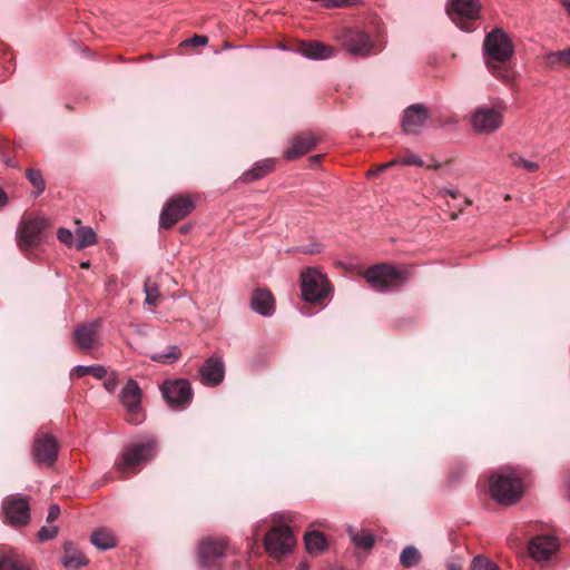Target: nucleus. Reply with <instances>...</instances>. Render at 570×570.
I'll return each instance as SVG.
<instances>
[{
  "label": "nucleus",
  "mask_w": 570,
  "mask_h": 570,
  "mask_svg": "<svg viewBox=\"0 0 570 570\" xmlns=\"http://www.w3.org/2000/svg\"><path fill=\"white\" fill-rule=\"evenodd\" d=\"M513 52V43L503 29L495 28L485 36L483 41L484 61L490 72L497 78L504 81L512 79V70L508 65Z\"/></svg>",
  "instance_id": "obj_1"
},
{
  "label": "nucleus",
  "mask_w": 570,
  "mask_h": 570,
  "mask_svg": "<svg viewBox=\"0 0 570 570\" xmlns=\"http://www.w3.org/2000/svg\"><path fill=\"white\" fill-rule=\"evenodd\" d=\"M489 492L500 504H514L523 495L521 478L511 469L497 471L489 476Z\"/></svg>",
  "instance_id": "obj_2"
},
{
  "label": "nucleus",
  "mask_w": 570,
  "mask_h": 570,
  "mask_svg": "<svg viewBox=\"0 0 570 570\" xmlns=\"http://www.w3.org/2000/svg\"><path fill=\"white\" fill-rule=\"evenodd\" d=\"M364 278L376 292L386 293L400 288L410 279L407 269H399L389 263H381L368 267Z\"/></svg>",
  "instance_id": "obj_3"
},
{
  "label": "nucleus",
  "mask_w": 570,
  "mask_h": 570,
  "mask_svg": "<svg viewBox=\"0 0 570 570\" xmlns=\"http://www.w3.org/2000/svg\"><path fill=\"white\" fill-rule=\"evenodd\" d=\"M335 39L353 57L364 58L376 52L368 33L358 27L342 28L337 31Z\"/></svg>",
  "instance_id": "obj_4"
},
{
  "label": "nucleus",
  "mask_w": 570,
  "mask_h": 570,
  "mask_svg": "<svg viewBox=\"0 0 570 570\" xmlns=\"http://www.w3.org/2000/svg\"><path fill=\"white\" fill-rule=\"evenodd\" d=\"M227 553L228 542L223 538L207 537L197 544V562L205 569H220Z\"/></svg>",
  "instance_id": "obj_5"
},
{
  "label": "nucleus",
  "mask_w": 570,
  "mask_h": 570,
  "mask_svg": "<svg viewBox=\"0 0 570 570\" xmlns=\"http://www.w3.org/2000/svg\"><path fill=\"white\" fill-rule=\"evenodd\" d=\"M481 3L479 0H449L446 13L462 30L473 31L480 18Z\"/></svg>",
  "instance_id": "obj_6"
},
{
  "label": "nucleus",
  "mask_w": 570,
  "mask_h": 570,
  "mask_svg": "<svg viewBox=\"0 0 570 570\" xmlns=\"http://www.w3.org/2000/svg\"><path fill=\"white\" fill-rule=\"evenodd\" d=\"M155 442L148 441L140 444H131L125 449L121 459L115 464L121 479H128L138 472L139 465L154 455Z\"/></svg>",
  "instance_id": "obj_7"
},
{
  "label": "nucleus",
  "mask_w": 570,
  "mask_h": 570,
  "mask_svg": "<svg viewBox=\"0 0 570 570\" xmlns=\"http://www.w3.org/2000/svg\"><path fill=\"white\" fill-rule=\"evenodd\" d=\"M303 298L312 304H323L332 288L326 276L316 268L309 267L301 274Z\"/></svg>",
  "instance_id": "obj_8"
},
{
  "label": "nucleus",
  "mask_w": 570,
  "mask_h": 570,
  "mask_svg": "<svg viewBox=\"0 0 570 570\" xmlns=\"http://www.w3.org/2000/svg\"><path fill=\"white\" fill-rule=\"evenodd\" d=\"M195 207V199L188 195L178 194L170 197L160 213V227L170 229L176 223L188 216Z\"/></svg>",
  "instance_id": "obj_9"
},
{
  "label": "nucleus",
  "mask_w": 570,
  "mask_h": 570,
  "mask_svg": "<svg viewBox=\"0 0 570 570\" xmlns=\"http://www.w3.org/2000/svg\"><path fill=\"white\" fill-rule=\"evenodd\" d=\"M49 223L43 217H26L23 218L17 230L18 246L21 250L27 252L38 246L43 237L45 229Z\"/></svg>",
  "instance_id": "obj_10"
},
{
  "label": "nucleus",
  "mask_w": 570,
  "mask_h": 570,
  "mask_svg": "<svg viewBox=\"0 0 570 570\" xmlns=\"http://www.w3.org/2000/svg\"><path fill=\"white\" fill-rule=\"evenodd\" d=\"M295 546V538L287 525H274L264 538V547L273 558L289 553Z\"/></svg>",
  "instance_id": "obj_11"
},
{
  "label": "nucleus",
  "mask_w": 570,
  "mask_h": 570,
  "mask_svg": "<svg viewBox=\"0 0 570 570\" xmlns=\"http://www.w3.org/2000/svg\"><path fill=\"white\" fill-rule=\"evenodd\" d=\"M141 389L135 380H129L120 393V403L126 409L127 422L138 425L145 420L141 409Z\"/></svg>",
  "instance_id": "obj_12"
},
{
  "label": "nucleus",
  "mask_w": 570,
  "mask_h": 570,
  "mask_svg": "<svg viewBox=\"0 0 570 570\" xmlns=\"http://www.w3.org/2000/svg\"><path fill=\"white\" fill-rule=\"evenodd\" d=\"M31 453L37 464L51 466L58 458V442L56 438L43 431L37 432Z\"/></svg>",
  "instance_id": "obj_13"
},
{
  "label": "nucleus",
  "mask_w": 570,
  "mask_h": 570,
  "mask_svg": "<svg viewBox=\"0 0 570 570\" xmlns=\"http://www.w3.org/2000/svg\"><path fill=\"white\" fill-rule=\"evenodd\" d=\"M6 520L13 527H24L30 521V507L27 497L8 495L2 503Z\"/></svg>",
  "instance_id": "obj_14"
},
{
  "label": "nucleus",
  "mask_w": 570,
  "mask_h": 570,
  "mask_svg": "<svg viewBox=\"0 0 570 570\" xmlns=\"http://www.w3.org/2000/svg\"><path fill=\"white\" fill-rule=\"evenodd\" d=\"M161 393L171 407H185L193 399L190 383L185 379L165 381L161 385Z\"/></svg>",
  "instance_id": "obj_15"
},
{
  "label": "nucleus",
  "mask_w": 570,
  "mask_h": 570,
  "mask_svg": "<svg viewBox=\"0 0 570 570\" xmlns=\"http://www.w3.org/2000/svg\"><path fill=\"white\" fill-rule=\"evenodd\" d=\"M431 114L428 107L422 104H413L404 109L401 127L407 135H417L426 126Z\"/></svg>",
  "instance_id": "obj_16"
},
{
  "label": "nucleus",
  "mask_w": 570,
  "mask_h": 570,
  "mask_svg": "<svg viewBox=\"0 0 570 570\" xmlns=\"http://www.w3.org/2000/svg\"><path fill=\"white\" fill-rule=\"evenodd\" d=\"M471 122L474 130L490 134L500 128L502 112L495 107H480L473 112Z\"/></svg>",
  "instance_id": "obj_17"
},
{
  "label": "nucleus",
  "mask_w": 570,
  "mask_h": 570,
  "mask_svg": "<svg viewBox=\"0 0 570 570\" xmlns=\"http://www.w3.org/2000/svg\"><path fill=\"white\" fill-rule=\"evenodd\" d=\"M99 322L94 321L80 324L75 328L73 341L79 350L88 352L99 346Z\"/></svg>",
  "instance_id": "obj_18"
},
{
  "label": "nucleus",
  "mask_w": 570,
  "mask_h": 570,
  "mask_svg": "<svg viewBox=\"0 0 570 570\" xmlns=\"http://www.w3.org/2000/svg\"><path fill=\"white\" fill-rule=\"evenodd\" d=\"M559 543L556 537L550 534H542L534 537L529 542V553L537 561H544L558 550Z\"/></svg>",
  "instance_id": "obj_19"
},
{
  "label": "nucleus",
  "mask_w": 570,
  "mask_h": 570,
  "mask_svg": "<svg viewBox=\"0 0 570 570\" xmlns=\"http://www.w3.org/2000/svg\"><path fill=\"white\" fill-rule=\"evenodd\" d=\"M318 137L311 131L296 134L291 141V147L285 153L287 160H294L313 150L318 142Z\"/></svg>",
  "instance_id": "obj_20"
},
{
  "label": "nucleus",
  "mask_w": 570,
  "mask_h": 570,
  "mask_svg": "<svg viewBox=\"0 0 570 570\" xmlns=\"http://www.w3.org/2000/svg\"><path fill=\"white\" fill-rule=\"evenodd\" d=\"M202 382L205 385H218L225 376V365L222 357L213 355L207 358L199 370Z\"/></svg>",
  "instance_id": "obj_21"
},
{
  "label": "nucleus",
  "mask_w": 570,
  "mask_h": 570,
  "mask_svg": "<svg viewBox=\"0 0 570 570\" xmlns=\"http://www.w3.org/2000/svg\"><path fill=\"white\" fill-rule=\"evenodd\" d=\"M297 51L309 59H327L335 55L334 47L317 40L301 41Z\"/></svg>",
  "instance_id": "obj_22"
},
{
  "label": "nucleus",
  "mask_w": 570,
  "mask_h": 570,
  "mask_svg": "<svg viewBox=\"0 0 570 570\" xmlns=\"http://www.w3.org/2000/svg\"><path fill=\"white\" fill-rule=\"evenodd\" d=\"M0 570H30L24 559L12 548L0 546Z\"/></svg>",
  "instance_id": "obj_23"
},
{
  "label": "nucleus",
  "mask_w": 570,
  "mask_h": 570,
  "mask_svg": "<svg viewBox=\"0 0 570 570\" xmlns=\"http://www.w3.org/2000/svg\"><path fill=\"white\" fill-rule=\"evenodd\" d=\"M250 305L254 311L262 315H271L274 311V298L272 293L266 289H256L252 295Z\"/></svg>",
  "instance_id": "obj_24"
},
{
  "label": "nucleus",
  "mask_w": 570,
  "mask_h": 570,
  "mask_svg": "<svg viewBox=\"0 0 570 570\" xmlns=\"http://www.w3.org/2000/svg\"><path fill=\"white\" fill-rule=\"evenodd\" d=\"M91 543L100 550H108L117 544L116 537L107 528H99L92 532L90 538Z\"/></svg>",
  "instance_id": "obj_25"
},
{
  "label": "nucleus",
  "mask_w": 570,
  "mask_h": 570,
  "mask_svg": "<svg viewBox=\"0 0 570 570\" xmlns=\"http://www.w3.org/2000/svg\"><path fill=\"white\" fill-rule=\"evenodd\" d=\"M62 564L66 568L79 569L87 564V559L80 551L73 548L71 543H66Z\"/></svg>",
  "instance_id": "obj_26"
},
{
  "label": "nucleus",
  "mask_w": 570,
  "mask_h": 570,
  "mask_svg": "<svg viewBox=\"0 0 570 570\" xmlns=\"http://www.w3.org/2000/svg\"><path fill=\"white\" fill-rule=\"evenodd\" d=\"M273 167L274 165L272 160H264L256 164L252 169L245 171L239 179L245 184L253 183L266 176L273 170Z\"/></svg>",
  "instance_id": "obj_27"
},
{
  "label": "nucleus",
  "mask_w": 570,
  "mask_h": 570,
  "mask_svg": "<svg viewBox=\"0 0 570 570\" xmlns=\"http://www.w3.org/2000/svg\"><path fill=\"white\" fill-rule=\"evenodd\" d=\"M543 62L549 68L570 67V47L544 55Z\"/></svg>",
  "instance_id": "obj_28"
},
{
  "label": "nucleus",
  "mask_w": 570,
  "mask_h": 570,
  "mask_svg": "<svg viewBox=\"0 0 570 570\" xmlns=\"http://www.w3.org/2000/svg\"><path fill=\"white\" fill-rule=\"evenodd\" d=\"M347 533L352 542L358 548L370 550L374 546L375 539L373 534L364 530L357 531L353 527H348Z\"/></svg>",
  "instance_id": "obj_29"
},
{
  "label": "nucleus",
  "mask_w": 570,
  "mask_h": 570,
  "mask_svg": "<svg viewBox=\"0 0 570 570\" xmlns=\"http://www.w3.org/2000/svg\"><path fill=\"white\" fill-rule=\"evenodd\" d=\"M305 547L309 553L323 552L326 549L325 537L317 531H312L305 534Z\"/></svg>",
  "instance_id": "obj_30"
},
{
  "label": "nucleus",
  "mask_w": 570,
  "mask_h": 570,
  "mask_svg": "<svg viewBox=\"0 0 570 570\" xmlns=\"http://www.w3.org/2000/svg\"><path fill=\"white\" fill-rule=\"evenodd\" d=\"M144 292L146 294L145 303L150 308H156L163 301V295L156 283L151 282L150 278L146 279L144 284Z\"/></svg>",
  "instance_id": "obj_31"
},
{
  "label": "nucleus",
  "mask_w": 570,
  "mask_h": 570,
  "mask_svg": "<svg viewBox=\"0 0 570 570\" xmlns=\"http://www.w3.org/2000/svg\"><path fill=\"white\" fill-rule=\"evenodd\" d=\"M97 236L92 228L80 227L76 230V248L83 249L96 243Z\"/></svg>",
  "instance_id": "obj_32"
},
{
  "label": "nucleus",
  "mask_w": 570,
  "mask_h": 570,
  "mask_svg": "<svg viewBox=\"0 0 570 570\" xmlns=\"http://www.w3.org/2000/svg\"><path fill=\"white\" fill-rule=\"evenodd\" d=\"M421 559L422 556L420 551L413 546L405 547L400 556V562L405 568H412L417 566Z\"/></svg>",
  "instance_id": "obj_33"
},
{
  "label": "nucleus",
  "mask_w": 570,
  "mask_h": 570,
  "mask_svg": "<svg viewBox=\"0 0 570 570\" xmlns=\"http://www.w3.org/2000/svg\"><path fill=\"white\" fill-rule=\"evenodd\" d=\"M26 177L33 186V195L36 197L43 193V190L46 189V181L40 170L33 168L27 169Z\"/></svg>",
  "instance_id": "obj_34"
},
{
  "label": "nucleus",
  "mask_w": 570,
  "mask_h": 570,
  "mask_svg": "<svg viewBox=\"0 0 570 570\" xmlns=\"http://www.w3.org/2000/svg\"><path fill=\"white\" fill-rule=\"evenodd\" d=\"M470 570H500V568L489 558L479 554L471 561Z\"/></svg>",
  "instance_id": "obj_35"
},
{
  "label": "nucleus",
  "mask_w": 570,
  "mask_h": 570,
  "mask_svg": "<svg viewBox=\"0 0 570 570\" xmlns=\"http://www.w3.org/2000/svg\"><path fill=\"white\" fill-rule=\"evenodd\" d=\"M510 159L513 166L523 168L528 173H533L539 169V164L534 161H530L517 154L510 155Z\"/></svg>",
  "instance_id": "obj_36"
},
{
  "label": "nucleus",
  "mask_w": 570,
  "mask_h": 570,
  "mask_svg": "<svg viewBox=\"0 0 570 570\" xmlns=\"http://www.w3.org/2000/svg\"><path fill=\"white\" fill-rule=\"evenodd\" d=\"M0 155H1L2 161L6 164V166L12 167V168H19V164L11 156L10 144L7 139H2L0 141Z\"/></svg>",
  "instance_id": "obj_37"
},
{
  "label": "nucleus",
  "mask_w": 570,
  "mask_h": 570,
  "mask_svg": "<svg viewBox=\"0 0 570 570\" xmlns=\"http://www.w3.org/2000/svg\"><path fill=\"white\" fill-rule=\"evenodd\" d=\"M0 63L4 65L7 71H10L13 66L8 47L3 42H0Z\"/></svg>",
  "instance_id": "obj_38"
},
{
  "label": "nucleus",
  "mask_w": 570,
  "mask_h": 570,
  "mask_svg": "<svg viewBox=\"0 0 570 570\" xmlns=\"http://www.w3.org/2000/svg\"><path fill=\"white\" fill-rule=\"evenodd\" d=\"M360 0H327L325 8H346L357 6Z\"/></svg>",
  "instance_id": "obj_39"
},
{
  "label": "nucleus",
  "mask_w": 570,
  "mask_h": 570,
  "mask_svg": "<svg viewBox=\"0 0 570 570\" xmlns=\"http://www.w3.org/2000/svg\"><path fill=\"white\" fill-rule=\"evenodd\" d=\"M58 533L57 527H42L38 532V539L40 541H48L53 539Z\"/></svg>",
  "instance_id": "obj_40"
},
{
  "label": "nucleus",
  "mask_w": 570,
  "mask_h": 570,
  "mask_svg": "<svg viewBox=\"0 0 570 570\" xmlns=\"http://www.w3.org/2000/svg\"><path fill=\"white\" fill-rule=\"evenodd\" d=\"M207 42H208V38L206 36L194 35L191 38H189V39L185 40L184 42H181V46L199 47V46L207 45Z\"/></svg>",
  "instance_id": "obj_41"
},
{
  "label": "nucleus",
  "mask_w": 570,
  "mask_h": 570,
  "mask_svg": "<svg viewBox=\"0 0 570 570\" xmlns=\"http://www.w3.org/2000/svg\"><path fill=\"white\" fill-rule=\"evenodd\" d=\"M397 160V164H403V165H406V166H423V160L416 156L415 154H409L407 156L401 158V159H396Z\"/></svg>",
  "instance_id": "obj_42"
},
{
  "label": "nucleus",
  "mask_w": 570,
  "mask_h": 570,
  "mask_svg": "<svg viewBox=\"0 0 570 570\" xmlns=\"http://www.w3.org/2000/svg\"><path fill=\"white\" fill-rule=\"evenodd\" d=\"M57 237L60 243L66 244L67 246H71L73 243L72 233L67 228H59L57 232Z\"/></svg>",
  "instance_id": "obj_43"
},
{
  "label": "nucleus",
  "mask_w": 570,
  "mask_h": 570,
  "mask_svg": "<svg viewBox=\"0 0 570 570\" xmlns=\"http://www.w3.org/2000/svg\"><path fill=\"white\" fill-rule=\"evenodd\" d=\"M395 164H397V160H396V159H393V160H391V161H389V163L381 164V165H379L377 167L370 169V170L367 171V175H368V176H374V175H376V174H379V173H381V171L385 170L386 168H389V167H391V166H393V165H395Z\"/></svg>",
  "instance_id": "obj_44"
},
{
  "label": "nucleus",
  "mask_w": 570,
  "mask_h": 570,
  "mask_svg": "<svg viewBox=\"0 0 570 570\" xmlns=\"http://www.w3.org/2000/svg\"><path fill=\"white\" fill-rule=\"evenodd\" d=\"M166 353V356H168V360L170 363H173L174 361L178 360L181 355V352L180 350L173 345V346H168L167 347V351L165 352Z\"/></svg>",
  "instance_id": "obj_45"
},
{
  "label": "nucleus",
  "mask_w": 570,
  "mask_h": 570,
  "mask_svg": "<svg viewBox=\"0 0 570 570\" xmlns=\"http://www.w3.org/2000/svg\"><path fill=\"white\" fill-rule=\"evenodd\" d=\"M90 375L101 380L107 377V368L101 365H95L90 368Z\"/></svg>",
  "instance_id": "obj_46"
},
{
  "label": "nucleus",
  "mask_w": 570,
  "mask_h": 570,
  "mask_svg": "<svg viewBox=\"0 0 570 570\" xmlns=\"http://www.w3.org/2000/svg\"><path fill=\"white\" fill-rule=\"evenodd\" d=\"M117 385H118V380L115 374L107 377L104 382L105 389L110 393H112L116 390Z\"/></svg>",
  "instance_id": "obj_47"
},
{
  "label": "nucleus",
  "mask_w": 570,
  "mask_h": 570,
  "mask_svg": "<svg viewBox=\"0 0 570 570\" xmlns=\"http://www.w3.org/2000/svg\"><path fill=\"white\" fill-rule=\"evenodd\" d=\"M60 514V508L57 504H52L49 508L47 521L53 522Z\"/></svg>",
  "instance_id": "obj_48"
},
{
  "label": "nucleus",
  "mask_w": 570,
  "mask_h": 570,
  "mask_svg": "<svg viewBox=\"0 0 570 570\" xmlns=\"http://www.w3.org/2000/svg\"><path fill=\"white\" fill-rule=\"evenodd\" d=\"M90 368L91 366H76L72 371V374L76 375L77 377H82L85 375H88L90 374Z\"/></svg>",
  "instance_id": "obj_49"
},
{
  "label": "nucleus",
  "mask_w": 570,
  "mask_h": 570,
  "mask_svg": "<svg viewBox=\"0 0 570 570\" xmlns=\"http://www.w3.org/2000/svg\"><path fill=\"white\" fill-rule=\"evenodd\" d=\"M151 358L156 362H159V363H164V364H169V360H168V356H166V353L163 352V353H155Z\"/></svg>",
  "instance_id": "obj_50"
},
{
  "label": "nucleus",
  "mask_w": 570,
  "mask_h": 570,
  "mask_svg": "<svg viewBox=\"0 0 570 570\" xmlns=\"http://www.w3.org/2000/svg\"><path fill=\"white\" fill-rule=\"evenodd\" d=\"M322 157H323L322 155H315V156L309 157V159H308L309 166L312 168H316L318 166L320 161L322 160Z\"/></svg>",
  "instance_id": "obj_51"
},
{
  "label": "nucleus",
  "mask_w": 570,
  "mask_h": 570,
  "mask_svg": "<svg viewBox=\"0 0 570 570\" xmlns=\"http://www.w3.org/2000/svg\"><path fill=\"white\" fill-rule=\"evenodd\" d=\"M320 246L318 245H313L311 247H306V248H302V252L305 253V254H315V253H320Z\"/></svg>",
  "instance_id": "obj_52"
},
{
  "label": "nucleus",
  "mask_w": 570,
  "mask_h": 570,
  "mask_svg": "<svg viewBox=\"0 0 570 570\" xmlns=\"http://www.w3.org/2000/svg\"><path fill=\"white\" fill-rule=\"evenodd\" d=\"M8 203V197L6 193L0 188V207L4 206Z\"/></svg>",
  "instance_id": "obj_53"
},
{
  "label": "nucleus",
  "mask_w": 570,
  "mask_h": 570,
  "mask_svg": "<svg viewBox=\"0 0 570 570\" xmlns=\"http://www.w3.org/2000/svg\"><path fill=\"white\" fill-rule=\"evenodd\" d=\"M448 570H462V567L458 563H449Z\"/></svg>",
  "instance_id": "obj_54"
},
{
  "label": "nucleus",
  "mask_w": 570,
  "mask_h": 570,
  "mask_svg": "<svg viewBox=\"0 0 570 570\" xmlns=\"http://www.w3.org/2000/svg\"><path fill=\"white\" fill-rule=\"evenodd\" d=\"M566 483H567V493H568V498L570 500V473L567 475L566 478Z\"/></svg>",
  "instance_id": "obj_55"
},
{
  "label": "nucleus",
  "mask_w": 570,
  "mask_h": 570,
  "mask_svg": "<svg viewBox=\"0 0 570 570\" xmlns=\"http://www.w3.org/2000/svg\"><path fill=\"white\" fill-rule=\"evenodd\" d=\"M562 4L567 8L568 12L570 13V0H560Z\"/></svg>",
  "instance_id": "obj_56"
},
{
  "label": "nucleus",
  "mask_w": 570,
  "mask_h": 570,
  "mask_svg": "<svg viewBox=\"0 0 570 570\" xmlns=\"http://www.w3.org/2000/svg\"><path fill=\"white\" fill-rule=\"evenodd\" d=\"M89 266H90L89 262H83V263L80 264L81 268H89Z\"/></svg>",
  "instance_id": "obj_57"
},
{
  "label": "nucleus",
  "mask_w": 570,
  "mask_h": 570,
  "mask_svg": "<svg viewBox=\"0 0 570 570\" xmlns=\"http://www.w3.org/2000/svg\"><path fill=\"white\" fill-rule=\"evenodd\" d=\"M189 230V227L188 226H183L180 227V233L185 234Z\"/></svg>",
  "instance_id": "obj_58"
},
{
  "label": "nucleus",
  "mask_w": 570,
  "mask_h": 570,
  "mask_svg": "<svg viewBox=\"0 0 570 570\" xmlns=\"http://www.w3.org/2000/svg\"><path fill=\"white\" fill-rule=\"evenodd\" d=\"M307 569H308V566L305 563L299 566V570H307Z\"/></svg>",
  "instance_id": "obj_59"
},
{
  "label": "nucleus",
  "mask_w": 570,
  "mask_h": 570,
  "mask_svg": "<svg viewBox=\"0 0 570 570\" xmlns=\"http://www.w3.org/2000/svg\"><path fill=\"white\" fill-rule=\"evenodd\" d=\"M451 218L452 219H456L458 218V214H455V213L451 214Z\"/></svg>",
  "instance_id": "obj_60"
}]
</instances>
